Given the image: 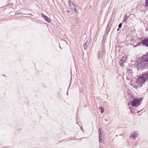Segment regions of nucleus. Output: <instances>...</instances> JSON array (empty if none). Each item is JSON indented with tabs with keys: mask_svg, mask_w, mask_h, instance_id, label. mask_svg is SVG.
Segmentation results:
<instances>
[{
	"mask_svg": "<svg viewBox=\"0 0 148 148\" xmlns=\"http://www.w3.org/2000/svg\"><path fill=\"white\" fill-rule=\"evenodd\" d=\"M136 66L139 71L148 69V52L142 56L139 61L137 62Z\"/></svg>",
	"mask_w": 148,
	"mask_h": 148,
	"instance_id": "f257e3e1",
	"label": "nucleus"
},
{
	"mask_svg": "<svg viewBox=\"0 0 148 148\" xmlns=\"http://www.w3.org/2000/svg\"><path fill=\"white\" fill-rule=\"evenodd\" d=\"M148 80V71L142 72L141 75L138 76L136 81V83L142 87L143 85Z\"/></svg>",
	"mask_w": 148,
	"mask_h": 148,
	"instance_id": "f03ea898",
	"label": "nucleus"
},
{
	"mask_svg": "<svg viewBox=\"0 0 148 148\" xmlns=\"http://www.w3.org/2000/svg\"><path fill=\"white\" fill-rule=\"evenodd\" d=\"M132 97L133 99L131 101V105L132 106L134 107H137L139 106L141 104L143 99L142 97H134L132 95H130V98H132Z\"/></svg>",
	"mask_w": 148,
	"mask_h": 148,
	"instance_id": "7ed1b4c3",
	"label": "nucleus"
},
{
	"mask_svg": "<svg viewBox=\"0 0 148 148\" xmlns=\"http://www.w3.org/2000/svg\"><path fill=\"white\" fill-rule=\"evenodd\" d=\"M140 39V41L139 42L137 43V44L134 46V47H137L138 46L142 45L143 46H145V43L144 37H141L139 40Z\"/></svg>",
	"mask_w": 148,
	"mask_h": 148,
	"instance_id": "20e7f679",
	"label": "nucleus"
},
{
	"mask_svg": "<svg viewBox=\"0 0 148 148\" xmlns=\"http://www.w3.org/2000/svg\"><path fill=\"white\" fill-rule=\"evenodd\" d=\"M138 135V131H135L131 134L129 137L130 138L134 140H135Z\"/></svg>",
	"mask_w": 148,
	"mask_h": 148,
	"instance_id": "39448f33",
	"label": "nucleus"
},
{
	"mask_svg": "<svg viewBox=\"0 0 148 148\" xmlns=\"http://www.w3.org/2000/svg\"><path fill=\"white\" fill-rule=\"evenodd\" d=\"M104 52V50L103 49H101V51H99L97 53V58L99 60H102Z\"/></svg>",
	"mask_w": 148,
	"mask_h": 148,
	"instance_id": "423d86ee",
	"label": "nucleus"
},
{
	"mask_svg": "<svg viewBox=\"0 0 148 148\" xmlns=\"http://www.w3.org/2000/svg\"><path fill=\"white\" fill-rule=\"evenodd\" d=\"M41 15L42 17L44 18V20L47 22L50 23L51 22V19L47 16L45 15L44 14L41 13Z\"/></svg>",
	"mask_w": 148,
	"mask_h": 148,
	"instance_id": "0eeeda50",
	"label": "nucleus"
},
{
	"mask_svg": "<svg viewBox=\"0 0 148 148\" xmlns=\"http://www.w3.org/2000/svg\"><path fill=\"white\" fill-rule=\"evenodd\" d=\"M111 25H110V22H108V24L107 26L106 29L105 31H106V35H108V33L109 32L111 29Z\"/></svg>",
	"mask_w": 148,
	"mask_h": 148,
	"instance_id": "6e6552de",
	"label": "nucleus"
},
{
	"mask_svg": "<svg viewBox=\"0 0 148 148\" xmlns=\"http://www.w3.org/2000/svg\"><path fill=\"white\" fill-rule=\"evenodd\" d=\"M106 39V38L103 36V38L101 43V49H103V50H104V42L105 41Z\"/></svg>",
	"mask_w": 148,
	"mask_h": 148,
	"instance_id": "1a4fd4ad",
	"label": "nucleus"
},
{
	"mask_svg": "<svg viewBox=\"0 0 148 148\" xmlns=\"http://www.w3.org/2000/svg\"><path fill=\"white\" fill-rule=\"evenodd\" d=\"M145 46L148 47V37H144Z\"/></svg>",
	"mask_w": 148,
	"mask_h": 148,
	"instance_id": "9d476101",
	"label": "nucleus"
},
{
	"mask_svg": "<svg viewBox=\"0 0 148 148\" xmlns=\"http://www.w3.org/2000/svg\"><path fill=\"white\" fill-rule=\"evenodd\" d=\"M98 132H99V136L100 138L101 136H103V132L102 131V130L101 128H99L98 129Z\"/></svg>",
	"mask_w": 148,
	"mask_h": 148,
	"instance_id": "9b49d317",
	"label": "nucleus"
},
{
	"mask_svg": "<svg viewBox=\"0 0 148 148\" xmlns=\"http://www.w3.org/2000/svg\"><path fill=\"white\" fill-rule=\"evenodd\" d=\"M127 73L129 76H132V70L131 69H127Z\"/></svg>",
	"mask_w": 148,
	"mask_h": 148,
	"instance_id": "f8f14e48",
	"label": "nucleus"
},
{
	"mask_svg": "<svg viewBox=\"0 0 148 148\" xmlns=\"http://www.w3.org/2000/svg\"><path fill=\"white\" fill-rule=\"evenodd\" d=\"M124 59V58H123L120 59L119 63L121 66H122L123 64L125 62V60Z\"/></svg>",
	"mask_w": 148,
	"mask_h": 148,
	"instance_id": "ddd939ff",
	"label": "nucleus"
},
{
	"mask_svg": "<svg viewBox=\"0 0 148 148\" xmlns=\"http://www.w3.org/2000/svg\"><path fill=\"white\" fill-rule=\"evenodd\" d=\"M89 44V42L87 41H86V42L84 43L83 45V46L84 47V49L85 50L86 48Z\"/></svg>",
	"mask_w": 148,
	"mask_h": 148,
	"instance_id": "4468645a",
	"label": "nucleus"
},
{
	"mask_svg": "<svg viewBox=\"0 0 148 148\" xmlns=\"http://www.w3.org/2000/svg\"><path fill=\"white\" fill-rule=\"evenodd\" d=\"M69 7L70 8L74 4L71 0H68V1Z\"/></svg>",
	"mask_w": 148,
	"mask_h": 148,
	"instance_id": "2eb2a0df",
	"label": "nucleus"
},
{
	"mask_svg": "<svg viewBox=\"0 0 148 148\" xmlns=\"http://www.w3.org/2000/svg\"><path fill=\"white\" fill-rule=\"evenodd\" d=\"M127 14L125 15L124 16V17H123V19L122 23H123L124 22H125L127 20Z\"/></svg>",
	"mask_w": 148,
	"mask_h": 148,
	"instance_id": "dca6fc26",
	"label": "nucleus"
},
{
	"mask_svg": "<svg viewBox=\"0 0 148 148\" xmlns=\"http://www.w3.org/2000/svg\"><path fill=\"white\" fill-rule=\"evenodd\" d=\"M99 143H102L103 142V136H101L100 138L99 136Z\"/></svg>",
	"mask_w": 148,
	"mask_h": 148,
	"instance_id": "f3484780",
	"label": "nucleus"
},
{
	"mask_svg": "<svg viewBox=\"0 0 148 148\" xmlns=\"http://www.w3.org/2000/svg\"><path fill=\"white\" fill-rule=\"evenodd\" d=\"M99 110H100L101 113H102L104 112V108H103L101 107H100L99 108Z\"/></svg>",
	"mask_w": 148,
	"mask_h": 148,
	"instance_id": "a211bd4d",
	"label": "nucleus"
},
{
	"mask_svg": "<svg viewBox=\"0 0 148 148\" xmlns=\"http://www.w3.org/2000/svg\"><path fill=\"white\" fill-rule=\"evenodd\" d=\"M70 8L72 10H73V9H74L75 8H76V6L74 5V4H73V5H72V6L70 7Z\"/></svg>",
	"mask_w": 148,
	"mask_h": 148,
	"instance_id": "6ab92c4d",
	"label": "nucleus"
},
{
	"mask_svg": "<svg viewBox=\"0 0 148 148\" xmlns=\"http://www.w3.org/2000/svg\"><path fill=\"white\" fill-rule=\"evenodd\" d=\"M133 107H132H132L129 106V108L130 109V110H131V112H132V113L134 112L132 111V110L134 109V108Z\"/></svg>",
	"mask_w": 148,
	"mask_h": 148,
	"instance_id": "aec40b11",
	"label": "nucleus"
},
{
	"mask_svg": "<svg viewBox=\"0 0 148 148\" xmlns=\"http://www.w3.org/2000/svg\"><path fill=\"white\" fill-rule=\"evenodd\" d=\"M145 5V7H148V0H146Z\"/></svg>",
	"mask_w": 148,
	"mask_h": 148,
	"instance_id": "412c9836",
	"label": "nucleus"
},
{
	"mask_svg": "<svg viewBox=\"0 0 148 148\" xmlns=\"http://www.w3.org/2000/svg\"><path fill=\"white\" fill-rule=\"evenodd\" d=\"M13 3H7V5L8 6L11 7V6L13 5Z\"/></svg>",
	"mask_w": 148,
	"mask_h": 148,
	"instance_id": "4be33fe9",
	"label": "nucleus"
},
{
	"mask_svg": "<svg viewBox=\"0 0 148 148\" xmlns=\"http://www.w3.org/2000/svg\"><path fill=\"white\" fill-rule=\"evenodd\" d=\"M122 23H119L118 25L119 28H121L122 27Z\"/></svg>",
	"mask_w": 148,
	"mask_h": 148,
	"instance_id": "5701e85b",
	"label": "nucleus"
},
{
	"mask_svg": "<svg viewBox=\"0 0 148 148\" xmlns=\"http://www.w3.org/2000/svg\"><path fill=\"white\" fill-rule=\"evenodd\" d=\"M73 10L75 12V13H78V12L77 11V10L76 9V8H74V9H73Z\"/></svg>",
	"mask_w": 148,
	"mask_h": 148,
	"instance_id": "b1692460",
	"label": "nucleus"
},
{
	"mask_svg": "<svg viewBox=\"0 0 148 148\" xmlns=\"http://www.w3.org/2000/svg\"><path fill=\"white\" fill-rule=\"evenodd\" d=\"M122 58H124V60H125V61L127 60V56L123 57Z\"/></svg>",
	"mask_w": 148,
	"mask_h": 148,
	"instance_id": "393cba45",
	"label": "nucleus"
},
{
	"mask_svg": "<svg viewBox=\"0 0 148 148\" xmlns=\"http://www.w3.org/2000/svg\"><path fill=\"white\" fill-rule=\"evenodd\" d=\"M88 103H87V105L84 104V108H86L87 106H88Z\"/></svg>",
	"mask_w": 148,
	"mask_h": 148,
	"instance_id": "a878e982",
	"label": "nucleus"
},
{
	"mask_svg": "<svg viewBox=\"0 0 148 148\" xmlns=\"http://www.w3.org/2000/svg\"><path fill=\"white\" fill-rule=\"evenodd\" d=\"M76 23L77 24H79L80 23V21H77Z\"/></svg>",
	"mask_w": 148,
	"mask_h": 148,
	"instance_id": "bb28decb",
	"label": "nucleus"
},
{
	"mask_svg": "<svg viewBox=\"0 0 148 148\" xmlns=\"http://www.w3.org/2000/svg\"><path fill=\"white\" fill-rule=\"evenodd\" d=\"M80 129H81V130H82V131L83 132V127L82 126L80 127Z\"/></svg>",
	"mask_w": 148,
	"mask_h": 148,
	"instance_id": "cd10ccee",
	"label": "nucleus"
},
{
	"mask_svg": "<svg viewBox=\"0 0 148 148\" xmlns=\"http://www.w3.org/2000/svg\"><path fill=\"white\" fill-rule=\"evenodd\" d=\"M71 80H70V84H71ZM70 86V85H69V87L68 88V89L69 88Z\"/></svg>",
	"mask_w": 148,
	"mask_h": 148,
	"instance_id": "c85d7f7f",
	"label": "nucleus"
},
{
	"mask_svg": "<svg viewBox=\"0 0 148 148\" xmlns=\"http://www.w3.org/2000/svg\"><path fill=\"white\" fill-rule=\"evenodd\" d=\"M104 35L106 36L107 35H106V31L105 32V33Z\"/></svg>",
	"mask_w": 148,
	"mask_h": 148,
	"instance_id": "c756f323",
	"label": "nucleus"
},
{
	"mask_svg": "<svg viewBox=\"0 0 148 148\" xmlns=\"http://www.w3.org/2000/svg\"><path fill=\"white\" fill-rule=\"evenodd\" d=\"M117 46V48H119L121 47H120V45H118V46Z\"/></svg>",
	"mask_w": 148,
	"mask_h": 148,
	"instance_id": "7c9ffc66",
	"label": "nucleus"
},
{
	"mask_svg": "<svg viewBox=\"0 0 148 148\" xmlns=\"http://www.w3.org/2000/svg\"><path fill=\"white\" fill-rule=\"evenodd\" d=\"M126 79H127V80H130V79H129V77H127V78H126Z\"/></svg>",
	"mask_w": 148,
	"mask_h": 148,
	"instance_id": "2f4dec72",
	"label": "nucleus"
},
{
	"mask_svg": "<svg viewBox=\"0 0 148 148\" xmlns=\"http://www.w3.org/2000/svg\"><path fill=\"white\" fill-rule=\"evenodd\" d=\"M120 28H118V29H117V31H119V30H120Z\"/></svg>",
	"mask_w": 148,
	"mask_h": 148,
	"instance_id": "473e14b6",
	"label": "nucleus"
},
{
	"mask_svg": "<svg viewBox=\"0 0 148 148\" xmlns=\"http://www.w3.org/2000/svg\"><path fill=\"white\" fill-rule=\"evenodd\" d=\"M66 11L67 12H69V13H70V12L68 10H66Z\"/></svg>",
	"mask_w": 148,
	"mask_h": 148,
	"instance_id": "72a5a7b5",
	"label": "nucleus"
},
{
	"mask_svg": "<svg viewBox=\"0 0 148 148\" xmlns=\"http://www.w3.org/2000/svg\"><path fill=\"white\" fill-rule=\"evenodd\" d=\"M28 14V15H30L32 16H33L32 14Z\"/></svg>",
	"mask_w": 148,
	"mask_h": 148,
	"instance_id": "f704fd0d",
	"label": "nucleus"
},
{
	"mask_svg": "<svg viewBox=\"0 0 148 148\" xmlns=\"http://www.w3.org/2000/svg\"><path fill=\"white\" fill-rule=\"evenodd\" d=\"M105 120L106 121H108V120L107 119H105Z\"/></svg>",
	"mask_w": 148,
	"mask_h": 148,
	"instance_id": "c9c22d12",
	"label": "nucleus"
},
{
	"mask_svg": "<svg viewBox=\"0 0 148 148\" xmlns=\"http://www.w3.org/2000/svg\"><path fill=\"white\" fill-rule=\"evenodd\" d=\"M86 101H88V99H87V97H86Z\"/></svg>",
	"mask_w": 148,
	"mask_h": 148,
	"instance_id": "e433bc0d",
	"label": "nucleus"
},
{
	"mask_svg": "<svg viewBox=\"0 0 148 148\" xmlns=\"http://www.w3.org/2000/svg\"><path fill=\"white\" fill-rule=\"evenodd\" d=\"M2 75L4 76H5V75Z\"/></svg>",
	"mask_w": 148,
	"mask_h": 148,
	"instance_id": "4c0bfd02",
	"label": "nucleus"
},
{
	"mask_svg": "<svg viewBox=\"0 0 148 148\" xmlns=\"http://www.w3.org/2000/svg\"><path fill=\"white\" fill-rule=\"evenodd\" d=\"M66 95H68V92H67Z\"/></svg>",
	"mask_w": 148,
	"mask_h": 148,
	"instance_id": "58836bf2",
	"label": "nucleus"
},
{
	"mask_svg": "<svg viewBox=\"0 0 148 148\" xmlns=\"http://www.w3.org/2000/svg\"><path fill=\"white\" fill-rule=\"evenodd\" d=\"M120 136H121V134H120L119 135Z\"/></svg>",
	"mask_w": 148,
	"mask_h": 148,
	"instance_id": "ea45409f",
	"label": "nucleus"
}]
</instances>
